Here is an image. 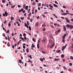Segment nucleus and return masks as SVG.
<instances>
[{
	"mask_svg": "<svg viewBox=\"0 0 73 73\" xmlns=\"http://www.w3.org/2000/svg\"><path fill=\"white\" fill-rule=\"evenodd\" d=\"M42 16H43V17L45 18L46 17V16H45V15H42Z\"/></svg>",
	"mask_w": 73,
	"mask_h": 73,
	"instance_id": "52",
	"label": "nucleus"
},
{
	"mask_svg": "<svg viewBox=\"0 0 73 73\" xmlns=\"http://www.w3.org/2000/svg\"><path fill=\"white\" fill-rule=\"evenodd\" d=\"M21 20H24V17H21Z\"/></svg>",
	"mask_w": 73,
	"mask_h": 73,
	"instance_id": "56",
	"label": "nucleus"
},
{
	"mask_svg": "<svg viewBox=\"0 0 73 73\" xmlns=\"http://www.w3.org/2000/svg\"><path fill=\"white\" fill-rule=\"evenodd\" d=\"M41 3H39L38 4V6L40 7V6H41Z\"/></svg>",
	"mask_w": 73,
	"mask_h": 73,
	"instance_id": "34",
	"label": "nucleus"
},
{
	"mask_svg": "<svg viewBox=\"0 0 73 73\" xmlns=\"http://www.w3.org/2000/svg\"><path fill=\"white\" fill-rule=\"evenodd\" d=\"M66 36V34H64V35L63 36L62 38H64Z\"/></svg>",
	"mask_w": 73,
	"mask_h": 73,
	"instance_id": "13",
	"label": "nucleus"
},
{
	"mask_svg": "<svg viewBox=\"0 0 73 73\" xmlns=\"http://www.w3.org/2000/svg\"><path fill=\"white\" fill-rule=\"evenodd\" d=\"M63 39L62 40V42H63V43H64V42H65V39H64V38H62Z\"/></svg>",
	"mask_w": 73,
	"mask_h": 73,
	"instance_id": "21",
	"label": "nucleus"
},
{
	"mask_svg": "<svg viewBox=\"0 0 73 73\" xmlns=\"http://www.w3.org/2000/svg\"><path fill=\"white\" fill-rule=\"evenodd\" d=\"M61 12H64V10H61Z\"/></svg>",
	"mask_w": 73,
	"mask_h": 73,
	"instance_id": "64",
	"label": "nucleus"
},
{
	"mask_svg": "<svg viewBox=\"0 0 73 73\" xmlns=\"http://www.w3.org/2000/svg\"><path fill=\"white\" fill-rule=\"evenodd\" d=\"M46 39H44L43 40H42V42H45L46 41Z\"/></svg>",
	"mask_w": 73,
	"mask_h": 73,
	"instance_id": "23",
	"label": "nucleus"
},
{
	"mask_svg": "<svg viewBox=\"0 0 73 73\" xmlns=\"http://www.w3.org/2000/svg\"><path fill=\"white\" fill-rule=\"evenodd\" d=\"M63 28L64 31H66V27L65 26V25H63Z\"/></svg>",
	"mask_w": 73,
	"mask_h": 73,
	"instance_id": "11",
	"label": "nucleus"
},
{
	"mask_svg": "<svg viewBox=\"0 0 73 73\" xmlns=\"http://www.w3.org/2000/svg\"><path fill=\"white\" fill-rule=\"evenodd\" d=\"M61 57H62V58H64V55H63V54H62L61 55Z\"/></svg>",
	"mask_w": 73,
	"mask_h": 73,
	"instance_id": "38",
	"label": "nucleus"
},
{
	"mask_svg": "<svg viewBox=\"0 0 73 73\" xmlns=\"http://www.w3.org/2000/svg\"><path fill=\"white\" fill-rule=\"evenodd\" d=\"M63 8H66V6H63Z\"/></svg>",
	"mask_w": 73,
	"mask_h": 73,
	"instance_id": "58",
	"label": "nucleus"
},
{
	"mask_svg": "<svg viewBox=\"0 0 73 73\" xmlns=\"http://www.w3.org/2000/svg\"><path fill=\"white\" fill-rule=\"evenodd\" d=\"M5 31L6 32V33H9V30H8L7 31H6V30H5Z\"/></svg>",
	"mask_w": 73,
	"mask_h": 73,
	"instance_id": "22",
	"label": "nucleus"
},
{
	"mask_svg": "<svg viewBox=\"0 0 73 73\" xmlns=\"http://www.w3.org/2000/svg\"><path fill=\"white\" fill-rule=\"evenodd\" d=\"M55 4H58V3L56 1H55Z\"/></svg>",
	"mask_w": 73,
	"mask_h": 73,
	"instance_id": "57",
	"label": "nucleus"
},
{
	"mask_svg": "<svg viewBox=\"0 0 73 73\" xmlns=\"http://www.w3.org/2000/svg\"><path fill=\"white\" fill-rule=\"evenodd\" d=\"M3 16H7V15H8V13L7 12V11H5V14L3 13Z\"/></svg>",
	"mask_w": 73,
	"mask_h": 73,
	"instance_id": "2",
	"label": "nucleus"
},
{
	"mask_svg": "<svg viewBox=\"0 0 73 73\" xmlns=\"http://www.w3.org/2000/svg\"><path fill=\"white\" fill-rule=\"evenodd\" d=\"M13 40H14V41H16V39L15 38H13Z\"/></svg>",
	"mask_w": 73,
	"mask_h": 73,
	"instance_id": "48",
	"label": "nucleus"
},
{
	"mask_svg": "<svg viewBox=\"0 0 73 73\" xmlns=\"http://www.w3.org/2000/svg\"><path fill=\"white\" fill-rule=\"evenodd\" d=\"M32 45L31 46L32 48H34L35 47V46L33 44H32Z\"/></svg>",
	"mask_w": 73,
	"mask_h": 73,
	"instance_id": "27",
	"label": "nucleus"
},
{
	"mask_svg": "<svg viewBox=\"0 0 73 73\" xmlns=\"http://www.w3.org/2000/svg\"><path fill=\"white\" fill-rule=\"evenodd\" d=\"M68 70L69 72H72V70L71 69H70V68H69L68 69Z\"/></svg>",
	"mask_w": 73,
	"mask_h": 73,
	"instance_id": "51",
	"label": "nucleus"
},
{
	"mask_svg": "<svg viewBox=\"0 0 73 73\" xmlns=\"http://www.w3.org/2000/svg\"><path fill=\"white\" fill-rule=\"evenodd\" d=\"M42 26V27H46V25H45V24L44 23V24H43Z\"/></svg>",
	"mask_w": 73,
	"mask_h": 73,
	"instance_id": "19",
	"label": "nucleus"
},
{
	"mask_svg": "<svg viewBox=\"0 0 73 73\" xmlns=\"http://www.w3.org/2000/svg\"><path fill=\"white\" fill-rule=\"evenodd\" d=\"M2 2L3 3H5L6 2V1H5V0H2Z\"/></svg>",
	"mask_w": 73,
	"mask_h": 73,
	"instance_id": "29",
	"label": "nucleus"
},
{
	"mask_svg": "<svg viewBox=\"0 0 73 73\" xmlns=\"http://www.w3.org/2000/svg\"><path fill=\"white\" fill-rule=\"evenodd\" d=\"M63 68L64 69V70H66V68L65 66H64L63 67Z\"/></svg>",
	"mask_w": 73,
	"mask_h": 73,
	"instance_id": "37",
	"label": "nucleus"
},
{
	"mask_svg": "<svg viewBox=\"0 0 73 73\" xmlns=\"http://www.w3.org/2000/svg\"><path fill=\"white\" fill-rule=\"evenodd\" d=\"M20 63H21L22 62H21V59H20L19 61H18Z\"/></svg>",
	"mask_w": 73,
	"mask_h": 73,
	"instance_id": "31",
	"label": "nucleus"
},
{
	"mask_svg": "<svg viewBox=\"0 0 73 73\" xmlns=\"http://www.w3.org/2000/svg\"><path fill=\"white\" fill-rule=\"evenodd\" d=\"M26 52L28 53L29 52V48H28L26 50Z\"/></svg>",
	"mask_w": 73,
	"mask_h": 73,
	"instance_id": "20",
	"label": "nucleus"
},
{
	"mask_svg": "<svg viewBox=\"0 0 73 73\" xmlns=\"http://www.w3.org/2000/svg\"><path fill=\"white\" fill-rule=\"evenodd\" d=\"M66 22L67 23H69V22H70V21L68 19V20L66 21Z\"/></svg>",
	"mask_w": 73,
	"mask_h": 73,
	"instance_id": "32",
	"label": "nucleus"
},
{
	"mask_svg": "<svg viewBox=\"0 0 73 73\" xmlns=\"http://www.w3.org/2000/svg\"><path fill=\"white\" fill-rule=\"evenodd\" d=\"M32 5H36V3L35 2H33V3H32Z\"/></svg>",
	"mask_w": 73,
	"mask_h": 73,
	"instance_id": "24",
	"label": "nucleus"
},
{
	"mask_svg": "<svg viewBox=\"0 0 73 73\" xmlns=\"http://www.w3.org/2000/svg\"><path fill=\"white\" fill-rule=\"evenodd\" d=\"M48 5L49 6H50V8H53V7L52 6V5L51 4H49Z\"/></svg>",
	"mask_w": 73,
	"mask_h": 73,
	"instance_id": "12",
	"label": "nucleus"
},
{
	"mask_svg": "<svg viewBox=\"0 0 73 73\" xmlns=\"http://www.w3.org/2000/svg\"><path fill=\"white\" fill-rule=\"evenodd\" d=\"M27 25H29V21H27Z\"/></svg>",
	"mask_w": 73,
	"mask_h": 73,
	"instance_id": "46",
	"label": "nucleus"
},
{
	"mask_svg": "<svg viewBox=\"0 0 73 73\" xmlns=\"http://www.w3.org/2000/svg\"><path fill=\"white\" fill-rule=\"evenodd\" d=\"M49 42L50 44H52V39H50L49 40Z\"/></svg>",
	"mask_w": 73,
	"mask_h": 73,
	"instance_id": "8",
	"label": "nucleus"
},
{
	"mask_svg": "<svg viewBox=\"0 0 73 73\" xmlns=\"http://www.w3.org/2000/svg\"><path fill=\"white\" fill-rule=\"evenodd\" d=\"M63 14L64 16H65V15H68V13H63Z\"/></svg>",
	"mask_w": 73,
	"mask_h": 73,
	"instance_id": "25",
	"label": "nucleus"
},
{
	"mask_svg": "<svg viewBox=\"0 0 73 73\" xmlns=\"http://www.w3.org/2000/svg\"><path fill=\"white\" fill-rule=\"evenodd\" d=\"M45 30H46V29H45V28H44L43 29V31H45Z\"/></svg>",
	"mask_w": 73,
	"mask_h": 73,
	"instance_id": "50",
	"label": "nucleus"
},
{
	"mask_svg": "<svg viewBox=\"0 0 73 73\" xmlns=\"http://www.w3.org/2000/svg\"><path fill=\"white\" fill-rule=\"evenodd\" d=\"M35 25H36V27H38V22H36Z\"/></svg>",
	"mask_w": 73,
	"mask_h": 73,
	"instance_id": "18",
	"label": "nucleus"
},
{
	"mask_svg": "<svg viewBox=\"0 0 73 73\" xmlns=\"http://www.w3.org/2000/svg\"><path fill=\"white\" fill-rule=\"evenodd\" d=\"M44 14H48V12H44Z\"/></svg>",
	"mask_w": 73,
	"mask_h": 73,
	"instance_id": "61",
	"label": "nucleus"
},
{
	"mask_svg": "<svg viewBox=\"0 0 73 73\" xmlns=\"http://www.w3.org/2000/svg\"><path fill=\"white\" fill-rule=\"evenodd\" d=\"M69 65L70 66H72V65H73V64H72V63H70L69 64Z\"/></svg>",
	"mask_w": 73,
	"mask_h": 73,
	"instance_id": "45",
	"label": "nucleus"
},
{
	"mask_svg": "<svg viewBox=\"0 0 73 73\" xmlns=\"http://www.w3.org/2000/svg\"><path fill=\"white\" fill-rule=\"evenodd\" d=\"M28 8V6H26L25 7V9H27Z\"/></svg>",
	"mask_w": 73,
	"mask_h": 73,
	"instance_id": "41",
	"label": "nucleus"
},
{
	"mask_svg": "<svg viewBox=\"0 0 73 73\" xmlns=\"http://www.w3.org/2000/svg\"><path fill=\"white\" fill-rule=\"evenodd\" d=\"M25 26L27 27V28H29V27L28 26V25H27L26 23H25Z\"/></svg>",
	"mask_w": 73,
	"mask_h": 73,
	"instance_id": "6",
	"label": "nucleus"
},
{
	"mask_svg": "<svg viewBox=\"0 0 73 73\" xmlns=\"http://www.w3.org/2000/svg\"><path fill=\"white\" fill-rule=\"evenodd\" d=\"M62 61L63 62H65V59H63L62 60Z\"/></svg>",
	"mask_w": 73,
	"mask_h": 73,
	"instance_id": "63",
	"label": "nucleus"
},
{
	"mask_svg": "<svg viewBox=\"0 0 73 73\" xmlns=\"http://www.w3.org/2000/svg\"><path fill=\"white\" fill-rule=\"evenodd\" d=\"M29 31H31V27L30 26L29 27Z\"/></svg>",
	"mask_w": 73,
	"mask_h": 73,
	"instance_id": "40",
	"label": "nucleus"
},
{
	"mask_svg": "<svg viewBox=\"0 0 73 73\" xmlns=\"http://www.w3.org/2000/svg\"><path fill=\"white\" fill-rule=\"evenodd\" d=\"M57 31H58V32H61V29H59L58 30H57Z\"/></svg>",
	"mask_w": 73,
	"mask_h": 73,
	"instance_id": "26",
	"label": "nucleus"
},
{
	"mask_svg": "<svg viewBox=\"0 0 73 73\" xmlns=\"http://www.w3.org/2000/svg\"><path fill=\"white\" fill-rule=\"evenodd\" d=\"M25 4H24L23 6V8L24 9H25Z\"/></svg>",
	"mask_w": 73,
	"mask_h": 73,
	"instance_id": "33",
	"label": "nucleus"
},
{
	"mask_svg": "<svg viewBox=\"0 0 73 73\" xmlns=\"http://www.w3.org/2000/svg\"><path fill=\"white\" fill-rule=\"evenodd\" d=\"M33 41H34V42H36V40L35 39V38H33Z\"/></svg>",
	"mask_w": 73,
	"mask_h": 73,
	"instance_id": "35",
	"label": "nucleus"
},
{
	"mask_svg": "<svg viewBox=\"0 0 73 73\" xmlns=\"http://www.w3.org/2000/svg\"><path fill=\"white\" fill-rule=\"evenodd\" d=\"M20 38L22 40H23V41H25V40H24V39L22 37H20Z\"/></svg>",
	"mask_w": 73,
	"mask_h": 73,
	"instance_id": "16",
	"label": "nucleus"
},
{
	"mask_svg": "<svg viewBox=\"0 0 73 73\" xmlns=\"http://www.w3.org/2000/svg\"><path fill=\"white\" fill-rule=\"evenodd\" d=\"M61 52V50H57V51H56V53H60Z\"/></svg>",
	"mask_w": 73,
	"mask_h": 73,
	"instance_id": "17",
	"label": "nucleus"
},
{
	"mask_svg": "<svg viewBox=\"0 0 73 73\" xmlns=\"http://www.w3.org/2000/svg\"><path fill=\"white\" fill-rule=\"evenodd\" d=\"M37 12V10L36 9L35 11V13H36Z\"/></svg>",
	"mask_w": 73,
	"mask_h": 73,
	"instance_id": "54",
	"label": "nucleus"
},
{
	"mask_svg": "<svg viewBox=\"0 0 73 73\" xmlns=\"http://www.w3.org/2000/svg\"><path fill=\"white\" fill-rule=\"evenodd\" d=\"M11 20L12 21V20H14V18L13 17H11Z\"/></svg>",
	"mask_w": 73,
	"mask_h": 73,
	"instance_id": "30",
	"label": "nucleus"
},
{
	"mask_svg": "<svg viewBox=\"0 0 73 73\" xmlns=\"http://www.w3.org/2000/svg\"><path fill=\"white\" fill-rule=\"evenodd\" d=\"M50 38H51V39H53V36H52V34H50Z\"/></svg>",
	"mask_w": 73,
	"mask_h": 73,
	"instance_id": "9",
	"label": "nucleus"
},
{
	"mask_svg": "<svg viewBox=\"0 0 73 73\" xmlns=\"http://www.w3.org/2000/svg\"><path fill=\"white\" fill-rule=\"evenodd\" d=\"M23 48L24 49H25V46H23Z\"/></svg>",
	"mask_w": 73,
	"mask_h": 73,
	"instance_id": "62",
	"label": "nucleus"
},
{
	"mask_svg": "<svg viewBox=\"0 0 73 73\" xmlns=\"http://www.w3.org/2000/svg\"><path fill=\"white\" fill-rule=\"evenodd\" d=\"M15 5H14L13 6H12L11 7V8H15Z\"/></svg>",
	"mask_w": 73,
	"mask_h": 73,
	"instance_id": "42",
	"label": "nucleus"
},
{
	"mask_svg": "<svg viewBox=\"0 0 73 73\" xmlns=\"http://www.w3.org/2000/svg\"><path fill=\"white\" fill-rule=\"evenodd\" d=\"M45 60V58L44 57H43L42 59L40 58V60L42 62L43 61H44Z\"/></svg>",
	"mask_w": 73,
	"mask_h": 73,
	"instance_id": "7",
	"label": "nucleus"
},
{
	"mask_svg": "<svg viewBox=\"0 0 73 73\" xmlns=\"http://www.w3.org/2000/svg\"><path fill=\"white\" fill-rule=\"evenodd\" d=\"M59 59L56 58H55L54 59V61H59Z\"/></svg>",
	"mask_w": 73,
	"mask_h": 73,
	"instance_id": "28",
	"label": "nucleus"
},
{
	"mask_svg": "<svg viewBox=\"0 0 73 73\" xmlns=\"http://www.w3.org/2000/svg\"><path fill=\"white\" fill-rule=\"evenodd\" d=\"M29 57H30V58L32 59V56H31V55H30V56H29Z\"/></svg>",
	"mask_w": 73,
	"mask_h": 73,
	"instance_id": "39",
	"label": "nucleus"
},
{
	"mask_svg": "<svg viewBox=\"0 0 73 73\" xmlns=\"http://www.w3.org/2000/svg\"><path fill=\"white\" fill-rule=\"evenodd\" d=\"M36 19H40V16H38L37 17H36Z\"/></svg>",
	"mask_w": 73,
	"mask_h": 73,
	"instance_id": "53",
	"label": "nucleus"
},
{
	"mask_svg": "<svg viewBox=\"0 0 73 73\" xmlns=\"http://www.w3.org/2000/svg\"><path fill=\"white\" fill-rule=\"evenodd\" d=\"M66 26L68 27V29H69V27L70 29H72L73 28V26L71 25H69V24H67L66 25Z\"/></svg>",
	"mask_w": 73,
	"mask_h": 73,
	"instance_id": "1",
	"label": "nucleus"
},
{
	"mask_svg": "<svg viewBox=\"0 0 73 73\" xmlns=\"http://www.w3.org/2000/svg\"><path fill=\"white\" fill-rule=\"evenodd\" d=\"M41 41V38H40L38 40V44H39Z\"/></svg>",
	"mask_w": 73,
	"mask_h": 73,
	"instance_id": "10",
	"label": "nucleus"
},
{
	"mask_svg": "<svg viewBox=\"0 0 73 73\" xmlns=\"http://www.w3.org/2000/svg\"><path fill=\"white\" fill-rule=\"evenodd\" d=\"M21 11L23 12L24 11V9L22 8V9H21Z\"/></svg>",
	"mask_w": 73,
	"mask_h": 73,
	"instance_id": "60",
	"label": "nucleus"
},
{
	"mask_svg": "<svg viewBox=\"0 0 73 73\" xmlns=\"http://www.w3.org/2000/svg\"><path fill=\"white\" fill-rule=\"evenodd\" d=\"M66 46H67V44H66L65 46H64L63 47H62V51H64V50L65 49V48L66 47Z\"/></svg>",
	"mask_w": 73,
	"mask_h": 73,
	"instance_id": "4",
	"label": "nucleus"
},
{
	"mask_svg": "<svg viewBox=\"0 0 73 73\" xmlns=\"http://www.w3.org/2000/svg\"><path fill=\"white\" fill-rule=\"evenodd\" d=\"M55 35H58V31H56L55 32Z\"/></svg>",
	"mask_w": 73,
	"mask_h": 73,
	"instance_id": "14",
	"label": "nucleus"
},
{
	"mask_svg": "<svg viewBox=\"0 0 73 73\" xmlns=\"http://www.w3.org/2000/svg\"><path fill=\"white\" fill-rule=\"evenodd\" d=\"M11 22H10L8 24V26L9 27H11Z\"/></svg>",
	"mask_w": 73,
	"mask_h": 73,
	"instance_id": "36",
	"label": "nucleus"
},
{
	"mask_svg": "<svg viewBox=\"0 0 73 73\" xmlns=\"http://www.w3.org/2000/svg\"><path fill=\"white\" fill-rule=\"evenodd\" d=\"M53 6L54 7H58V6H57V5H56L55 4H53Z\"/></svg>",
	"mask_w": 73,
	"mask_h": 73,
	"instance_id": "15",
	"label": "nucleus"
},
{
	"mask_svg": "<svg viewBox=\"0 0 73 73\" xmlns=\"http://www.w3.org/2000/svg\"><path fill=\"white\" fill-rule=\"evenodd\" d=\"M54 45H55L54 43L53 44H51V45L50 46V48H53V47L54 46Z\"/></svg>",
	"mask_w": 73,
	"mask_h": 73,
	"instance_id": "5",
	"label": "nucleus"
},
{
	"mask_svg": "<svg viewBox=\"0 0 73 73\" xmlns=\"http://www.w3.org/2000/svg\"><path fill=\"white\" fill-rule=\"evenodd\" d=\"M23 36L24 37V38L25 40H27V37H26V34H25V33H23Z\"/></svg>",
	"mask_w": 73,
	"mask_h": 73,
	"instance_id": "3",
	"label": "nucleus"
},
{
	"mask_svg": "<svg viewBox=\"0 0 73 73\" xmlns=\"http://www.w3.org/2000/svg\"><path fill=\"white\" fill-rule=\"evenodd\" d=\"M18 8H21V6L20 5H18Z\"/></svg>",
	"mask_w": 73,
	"mask_h": 73,
	"instance_id": "47",
	"label": "nucleus"
},
{
	"mask_svg": "<svg viewBox=\"0 0 73 73\" xmlns=\"http://www.w3.org/2000/svg\"><path fill=\"white\" fill-rule=\"evenodd\" d=\"M42 53H43L44 54H45V52H44V51H42Z\"/></svg>",
	"mask_w": 73,
	"mask_h": 73,
	"instance_id": "43",
	"label": "nucleus"
},
{
	"mask_svg": "<svg viewBox=\"0 0 73 73\" xmlns=\"http://www.w3.org/2000/svg\"><path fill=\"white\" fill-rule=\"evenodd\" d=\"M37 47L38 49L39 48V44H37Z\"/></svg>",
	"mask_w": 73,
	"mask_h": 73,
	"instance_id": "44",
	"label": "nucleus"
},
{
	"mask_svg": "<svg viewBox=\"0 0 73 73\" xmlns=\"http://www.w3.org/2000/svg\"><path fill=\"white\" fill-rule=\"evenodd\" d=\"M12 48H13L14 49L15 48V45H13V46H12Z\"/></svg>",
	"mask_w": 73,
	"mask_h": 73,
	"instance_id": "55",
	"label": "nucleus"
},
{
	"mask_svg": "<svg viewBox=\"0 0 73 73\" xmlns=\"http://www.w3.org/2000/svg\"><path fill=\"white\" fill-rule=\"evenodd\" d=\"M30 21L31 23L33 22V19H30Z\"/></svg>",
	"mask_w": 73,
	"mask_h": 73,
	"instance_id": "49",
	"label": "nucleus"
},
{
	"mask_svg": "<svg viewBox=\"0 0 73 73\" xmlns=\"http://www.w3.org/2000/svg\"><path fill=\"white\" fill-rule=\"evenodd\" d=\"M65 20H66L67 21V20H68L69 19H68V18H65Z\"/></svg>",
	"mask_w": 73,
	"mask_h": 73,
	"instance_id": "59",
	"label": "nucleus"
}]
</instances>
